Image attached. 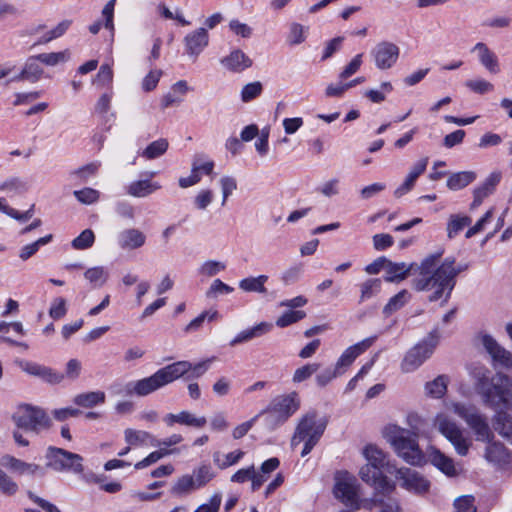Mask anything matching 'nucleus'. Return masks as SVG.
I'll use <instances>...</instances> for the list:
<instances>
[{
	"label": "nucleus",
	"instance_id": "40",
	"mask_svg": "<svg viewBox=\"0 0 512 512\" xmlns=\"http://www.w3.org/2000/svg\"><path fill=\"white\" fill-rule=\"evenodd\" d=\"M84 277L87 279L94 287H102L106 281L108 280L109 274L102 266H96L87 269L84 272Z\"/></svg>",
	"mask_w": 512,
	"mask_h": 512
},
{
	"label": "nucleus",
	"instance_id": "36",
	"mask_svg": "<svg viewBox=\"0 0 512 512\" xmlns=\"http://www.w3.org/2000/svg\"><path fill=\"white\" fill-rule=\"evenodd\" d=\"M449 378L446 375H439L433 381L427 382L425 390L427 395L433 398H441L447 391Z\"/></svg>",
	"mask_w": 512,
	"mask_h": 512
},
{
	"label": "nucleus",
	"instance_id": "37",
	"mask_svg": "<svg viewBox=\"0 0 512 512\" xmlns=\"http://www.w3.org/2000/svg\"><path fill=\"white\" fill-rule=\"evenodd\" d=\"M169 147V142L165 138H160L151 142L142 152V157L147 160L159 158L166 153Z\"/></svg>",
	"mask_w": 512,
	"mask_h": 512
},
{
	"label": "nucleus",
	"instance_id": "2",
	"mask_svg": "<svg viewBox=\"0 0 512 512\" xmlns=\"http://www.w3.org/2000/svg\"><path fill=\"white\" fill-rule=\"evenodd\" d=\"M363 455L367 463L359 471L361 480L374 489L395 490V484L385 474H393L398 469L387 460V455L373 444L365 446Z\"/></svg>",
	"mask_w": 512,
	"mask_h": 512
},
{
	"label": "nucleus",
	"instance_id": "12",
	"mask_svg": "<svg viewBox=\"0 0 512 512\" xmlns=\"http://www.w3.org/2000/svg\"><path fill=\"white\" fill-rule=\"evenodd\" d=\"M443 253L444 250H439L435 253L427 255L422 259L420 264L416 263L413 274L418 272L419 276L412 280V288L415 291H432V293L437 291V286L433 284V281L428 283L427 288H421L418 284L423 280L429 279L436 273V269L438 267L436 265L439 259L442 257Z\"/></svg>",
	"mask_w": 512,
	"mask_h": 512
},
{
	"label": "nucleus",
	"instance_id": "57",
	"mask_svg": "<svg viewBox=\"0 0 512 512\" xmlns=\"http://www.w3.org/2000/svg\"><path fill=\"white\" fill-rule=\"evenodd\" d=\"M217 316V311H213L211 313L209 311H203L184 328V331L186 333L197 331L203 325L206 319L213 321Z\"/></svg>",
	"mask_w": 512,
	"mask_h": 512
},
{
	"label": "nucleus",
	"instance_id": "16",
	"mask_svg": "<svg viewBox=\"0 0 512 512\" xmlns=\"http://www.w3.org/2000/svg\"><path fill=\"white\" fill-rule=\"evenodd\" d=\"M333 493L346 506L359 509L360 505L355 479H337Z\"/></svg>",
	"mask_w": 512,
	"mask_h": 512
},
{
	"label": "nucleus",
	"instance_id": "15",
	"mask_svg": "<svg viewBox=\"0 0 512 512\" xmlns=\"http://www.w3.org/2000/svg\"><path fill=\"white\" fill-rule=\"evenodd\" d=\"M397 477L403 480L402 487L416 494H425L430 489V482L417 471L410 468H399Z\"/></svg>",
	"mask_w": 512,
	"mask_h": 512
},
{
	"label": "nucleus",
	"instance_id": "25",
	"mask_svg": "<svg viewBox=\"0 0 512 512\" xmlns=\"http://www.w3.org/2000/svg\"><path fill=\"white\" fill-rule=\"evenodd\" d=\"M164 422L167 426H173L175 423L182 425L201 428L206 425L207 420L205 417H195L188 411H181L178 414L169 413L164 417Z\"/></svg>",
	"mask_w": 512,
	"mask_h": 512
},
{
	"label": "nucleus",
	"instance_id": "21",
	"mask_svg": "<svg viewBox=\"0 0 512 512\" xmlns=\"http://www.w3.org/2000/svg\"><path fill=\"white\" fill-rule=\"evenodd\" d=\"M220 63L224 68L233 73H241L253 65L252 59L241 49H234L229 55L223 57Z\"/></svg>",
	"mask_w": 512,
	"mask_h": 512
},
{
	"label": "nucleus",
	"instance_id": "53",
	"mask_svg": "<svg viewBox=\"0 0 512 512\" xmlns=\"http://www.w3.org/2000/svg\"><path fill=\"white\" fill-rule=\"evenodd\" d=\"M244 456V452L241 450H236L233 452H230L225 455V460L220 461L219 459V453L216 452L213 455L214 463L218 466L220 469H226L229 466H232L240 461V459Z\"/></svg>",
	"mask_w": 512,
	"mask_h": 512
},
{
	"label": "nucleus",
	"instance_id": "54",
	"mask_svg": "<svg viewBox=\"0 0 512 512\" xmlns=\"http://www.w3.org/2000/svg\"><path fill=\"white\" fill-rule=\"evenodd\" d=\"M342 374L338 371V369L334 367H327L320 371L316 377L315 381L318 387L324 388L326 387L332 380L341 376Z\"/></svg>",
	"mask_w": 512,
	"mask_h": 512
},
{
	"label": "nucleus",
	"instance_id": "46",
	"mask_svg": "<svg viewBox=\"0 0 512 512\" xmlns=\"http://www.w3.org/2000/svg\"><path fill=\"white\" fill-rule=\"evenodd\" d=\"M197 488L193 476L184 475L180 477L171 488V494L183 495Z\"/></svg>",
	"mask_w": 512,
	"mask_h": 512
},
{
	"label": "nucleus",
	"instance_id": "26",
	"mask_svg": "<svg viewBox=\"0 0 512 512\" xmlns=\"http://www.w3.org/2000/svg\"><path fill=\"white\" fill-rule=\"evenodd\" d=\"M145 241L144 233L135 228L126 229L118 236V244L122 249H138L145 244Z\"/></svg>",
	"mask_w": 512,
	"mask_h": 512
},
{
	"label": "nucleus",
	"instance_id": "49",
	"mask_svg": "<svg viewBox=\"0 0 512 512\" xmlns=\"http://www.w3.org/2000/svg\"><path fill=\"white\" fill-rule=\"evenodd\" d=\"M306 317V313L302 310H288L284 312L277 320L276 325L280 328L287 327Z\"/></svg>",
	"mask_w": 512,
	"mask_h": 512
},
{
	"label": "nucleus",
	"instance_id": "4",
	"mask_svg": "<svg viewBox=\"0 0 512 512\" xmlns=\"http://www.w3.org/2000/svg\"><path fill=\"white\" fill-rule=\"evenodd\" d=\"M383 435L396 454L406 463L413 466L426 463L425 455L418 444L417 434L397 425H388L384 428Z\"/></svg>",
	"mask_w": 512,
	"mask_h": 512
},
{
	"label": "nucleus",
	"instance_id": "18",
	"mask_svg": "<svg viewBox=\"0 0 512 512\" xmlns=\"http://www.w3.org/2000/svg\"><path fill=\"white\" fill-rule=\"evenodd\" d=\"M0 464L8 469L10 472L17 475H35L40 474L41 476L45 475V470L38 464L28 463L21 459H18L10 454H5L0 459Z\"/></svg>",
	"mask_w": 512,
	"mask_h": 512
},
{
	"label": "nucleus",
	"instance_id": "13",
	"mask_svg": "<svg viewBox=\"0 0 512 512\" xmlns=\"http://www.w3.org/2000/svg\"><path fill=\"white\" fill-rule=\"evenodd\" d=\"M15 364L28 375L37 377L51 385L61 383L65 377L63 373L33 361L16 359Z\"/></svg>",
	"mask_w": 512,
	"mask_h": 512
},
{
	"label": "nucleus",
	"instance_id": "41",
	"mask_svg": "<svg viewBox=\"0 0 512 512\" xmlns=\"http://www.w3.org/2000/svg\"><path fill=\"white\" fill-rule=\"evenodd\" d=\"M36 58L39 59L40 63L46 66H56L59 63H64L68 61L70 58V53L69 50L51 53H41L36 55Z\"/></svg>",
	"mask_w": 512,
	"mask_h": 512
},
{
	"label": "nucleus",
	"instance_id": "20",
	"mask_svg": "<svg viewBox=\"0 0 512 512\" xmlns=\"http://www.w3.org/2000/svg\"><path fill=\"white\" fill-rule=\"evenodd\" d=\"M481 341L493 361L498 362L505 367H512V354L500 346L491 335L483 334L481 336Z\"/></svg>",
	"mask_w": 512,
	"mask_h": 512
},
{
	"label": "nucleus",
	"instance_id": "22",
	"mask_svg": "<svg viewBox=\"0 0 512 512\" xmlns=\"http://www.w3.org/2000/svg\"><path fill=\"white\" fill-rule=\"evenodd\" d=\"M184 42L187 54L197 58L209 43L208 32L205 28H198L187 34L184 38Z\"/></svg>",
	"mask_w": 512,
	"mask_h": 512
},
{
	"label": "nucleus",
	"instance_id": "31",
	"mask_svg": "<svg viewBox=\"0 0 512 512\" xmlns=\"http://www.w3.org/2000/svg\"><path fill=\"white\" fill-rule=\"evenodd\" d=\"M161 186L157 182L150 180H138L130 183L127 187V193L133 197H146L160 189Z\"/></svg>",
	"mask_w": 512,
	"mask_h": 512
},
{
	"label": "nucleus",
	"instance_id": "55",
	"mask_svg": "<svg viewBox=\"0 0 512 512\" xmlns=\"http://www.w3.org/2000/svg\"><path fill=\"white\" fill-rule=\"evenodd\" d=\"M226 265L216 260L205 261L198 269V273L203 276L213 277L225 270Z\"/></svg>",
	"mask_w": 512,
	"mask_h": 512
},
{
	"label": "nucleus",
	"instance_id": "62",
	"mask_svg": "<svg viewBox=\"0 0 512 512\" xmlns=\"http://www.w3.org/2000/svg\"><path fill=\"white\" fill-rule=\"evenodd\" d=\"M234 291V288L225 284L220 279H215L209 289L206 291L207 298H214L218 294H229Z\"/></svg>",
	"mask_w": 512,
	"mask_h": 512
},
{
	"label": "nucleus",
	"instance_id": "3",
	"mask_svg": "<svg viewBox=\"0 0 512 512\" xmlns=\"http://www.w3.org/2000/svg\"><path fill=\"white\" fill-rule=\"evenodd\" d=\"M469 268V264H459L455 266L454 257H446L444 261L437 267L436 273L427 280H423L418 285L421 288H427L428 283L432 282L437 286V291L431 293L428 296L430 302L441 301V306L445 305L452 294V291L456 285L457 276L466 271Z\"/></svg>",
	"mask_w": 512,
	"mask_h": 512
},
{
	"label": "nucleus",
	"instance_id": "34",
	"mask_svg": "<svg viewBox=\"0 0 512 512\" xmlns=\"http://www.w3.org/2000/svg\"><path fill=\"white\" fill-rule=\"evenodd\" d=\"M105 398L106 395L103 391H91L76 395L73 402L83 408H92L96 405L103 404Z\"/></svg>",
	"mask_w": 512,
	"mask_h": 512
},
{
	"label": "nucleus",
	"instance_id": "43",
	"mask_svg": "<svg viewBox=\"0 0 512 512\" xmlns=\"http://www.w3.org/2000/svg\"><path fill=\"white\" fill-rule=\"evenodd\" d=\"M53 235L48 234L44 237L39 238L33 243L27 244L23 246L20 250L19 257L23 261L28 260L31 258L36 252L39 250L41 246H44L52 241Z\"/></svg>",
	"mask_w": 512,
	"mask_h": 512
},
{
	"label": "nucleus",
	"instance_id": "17",
	"mask_svg": "<svg viewBox=\"0 0 512 512\" xmlns=\"http://www.w3.org/2000/svg\"><path fill=\"white\" fill-rule=\"evenodd\" d=\"M393 491L374 489L373 496L366 501L365 507L377 508L379 512H401L398 500L391 496Z\"/></svg>",
	"mask_w": 512,
	"mask_h": 512
},
{
	"label": "nucleus",
	"instance_id": "33",
	"mask_svg": "<svg viewBox=\"0 0 512 512\" xmlns=\"http://www.w3.org/2000/svg\"><path fill=\"white\" fill-rule=\"evenodd\" d=\"M475 179L476 173L473 171L452 173L447 179V187L453 191L461 190L471 184Z\"/></svg>",
	"mask_w": 512,
	"mask_h": 512
},
{
	"label": "nucleus",
	"instance_id": "42",
	"mask_svg": "<svg viewBox=\"0 0 512 512\" xmlns=\"http://www.w3.org/2000/svg\"><path fill=\"white\" fill-rule=\"evenodd\" d=\"M382 281L379 278L368 279L361 284L360 303L380 293Z\"/></svg>",
	"mask_w": 512,
	"mask_h": 512
},
{
	"label": "nucleus",
	"instance_id": "10",
	"mask_svg": "<svg viewBox=\"0 0 512 512\" xmlns=\"http://www.w3.org/2000/svg\"><path fill=\"white\" fill-rule=\"evenodd\" d=\"M454 411L473 430L478 441L490 442L494 439L486 417L475 406L457 403L454 406Z\"/></svg>",
	"mask_w": 512,
	"mask_h": 512
},
{
	"label": "nucleus",
	"instance_id": "35",
	"mask_svg": "<svg viewBox=\"0 0 512 512\" xmlns=\"http://www.w3.org/2000/svg\"><path fill=\"white\" fill-rule=\"evenodd\" d=\"M268 281L267 275H259L258 277H247L239 282V288L245 292L266 293L265 283Z\"/></svg>",
	"mask_w": 512,
	"mask_h": 512
},
{
	"label": "nucleus",
	"instance_id": "5",
	"mask_svg": "<svg viewBox=\"0 0 512 512\" xmlns=\"http://www.w3.org/2000/svg\"><path fill=\"white\" fill-rule=\"evenodd\" d=\"M328 425L327 417H318L316 411H309L299 420L291 438V446L295 448L304 443L301 456H307L318 444Z\"/></svg>",
	"mask_w": 512,
	"mask_h": 512
},
{
	"label": "nucleus",
	"instance_id": "6",
	"mask_svg": "<svg viewBox=\"0 0 512 512\" xmlns=\"http://www.w3.org/2000/svg\"><path fill=\"white\" fill-rule=\"evenodd\" d=\"M300 400L296 392L274 397L267 407L258 413L263 418V425L268 432L282 426L298 409Z\"/></svg>",
	"mask_w": 512,
	"mask_h": 512
},
{
	"label": "nucleus",
	"instance_id": "60",
	"mask_svg": "<svg viewBox=\"0 0 512 512\" xmlns=\"http://www.w3.org/2000/svg\"><path fill=\"white\" fill-rule=\"evenodd\" d=\"M474 497L472 495H463L455 499V512H476L474 505Z\"/></svg>",
	"mask_w": 512,
	"mask_h": 512
},
{
	"label": "nucleus",
	"instance_id": "52",
	"mask_svg": "<svg viewBox=\"0 0 512 512\" xmlns=\"http://www.w3.org/2000/svg\"><path fill=\"white\" fill-rule=\"evenodd\" d=\"M320 368L319 363H308L302 367H299L295 370L293 374V382L301 383L307 379H309L315 372H317Z\"/></svg>",
	"mask_w": 512,
	"mask_h": 512
},
{
	"label": "nucleus",
	"instance_id": "11",
	"mask_svg": "<svg viewBox=\"0 0 512 512\" xmlns=\"http://www.w3.org/2000/svg\"><path fill=\"white\" fill-rule=\"evenodd\" d=\"M428 338L429 342L423 341L422 343H418L406 353L401 364L403 372L408 373L416 370L432 355L440 338L438 328H434L429 333Z\"/></svg>",
	"mask_w": 512,
	"mask_h": 512
},
{
	"label": "nucleus",
	"instance_id": "38",
	"mask_svg": "<svg viewBox=\"0 0 512 512\" xmlns=\"http://www.w3.org/2000/svg\"><path fill=\"white\" fill-rule=\"evenodd\" d=\"M501 180L500 172L491 173L485 181L473 190V194H478L483 198L488 197L492 194Z\"/></svg>",
	"mask_w": 512,
	"mask_h": 512
},
{
	"label": "nucleus",
	"instance_id": "32",
	"mask_svg": "<svg viewBox=\"0 0 512 512\" xmlns=\"http://www.w3.org/2000/svg\"><path fill=\"white\" fill-rule=\"evenodd\" d=\"M124 438L126 443L131 446L145 445L148 442L152 446H156V438L146 431L127 428L124 431Z\"/></svg>",
	"mask_w": 512,
	"mask_h": 512
},
{
	"label": "nucleus",
	"instance_id": "14",
	"mask_svg": "<svg viewBox=\"0 0 512 512\" xmlns=\"http://www.w3.org/2000/svg\"><path fill=\"white\" fill-rule=\"evenodd\" d=\"M375 65L380 70H387L394 66L400 54L399 47L388 41L379 42L371 51Z\"/></svg>",
	"mask_w": 512,
	"mask_h": 512
},
{
	"label": "nucleus",
	"instance_id": "58",
	"mask_svg": "<svg viewBox=\"0 0 512 512\" xmlns=\"http://www.w3.org/2000/svg\"><path fill=\"white\" fill-rule=\"evenodd\" d=\"M67 313V304L66 300L63 297H57L53 299L50 309H49V316L54 319L58 320L63 318Z\"/></svg>",
	"mask_w": 512,
	"mask_h": 512
},
{
	"label": "nucleus",
	"instance_id": "19",
	"mask_svg": "<svg viewBox=\"0 0 512 512\" xmlns=\"http://www.w3.org/2000/svg\"><path fill=\"white\" fill-rule=\"evenodd\" d=\"M213 360H214V358H208V359L202 360L195 364H193L189 361H177V362H174L169 365L171 367H173V366L179 367L177 370L179 372L177 379L186 375V379L189 380V379L199 378L202 375H204L210 368V365Z\"/></svg>",
	"mask_w": 512,
	"mask_h": 512
},
{
	"label": "nucleus",
	"instance_id": "61",
	"mask_svg": "<svg viewBox=\"0 0 512 512\" xmlns=\"http://www.w3.org/2000/svg\"><path fill=\"white\" fill-rule=\"evenodd\" d=\"M447 440L454 446L456 452L459 455L465 456L468 453L470 444L463 437L461 430L458 431L456 434L452 435L451 437H448Z\"/></svg>",
	"mask_w": 512,
	"mask_h": 512
},
{
	"label": "nucleus",
	"instance_id": "63",
	"mask_svg": "<svg viewBox=\"0 0 512 512\" xmlns=\"http://www.w3.org/2000/svg\"><path fill=\"white\" fill-rule=\"evenodd\" d=\"M305 39L304 26L299 23H292L287 37L288 43L290 45H298L304 42Z\"/></svg>",
	"mask_w": 512,
	"mask_h": 512
},
{
	"label": "nucleus",
	"instance_id": "56",
	"mask_svg": "<svg viewBox=\"0 0 512 512\" xmlns=\"http://www.w3.org/2000/svg\"><path fill=\"white\" fill-rule=\"evenodd\" d=\"M18 490V484L6 472L0 469V492L7 496H13Z\"/></svg>",
	"mask_w": 512,
	"mask_h": 512
},
{
	"label": "nucleus",
	"instance_id": "27",
	"mask_svg": "<svg viewBox=\"0 0 512 512\" xmlns=\"http://www.w3.org/2000/svg\"><path fill=\"white\" fill-rule=\"evenodd\" d=\"M273 325L267 322H261L252 328L239 332L230 342L229 345L234 347L236 345L248 342L254 338L261 337L272 329Z\"/></svg>",
	"mask_w": 512,
	"mask_h": 512
},
{
	"label": "nucleus",
	"instance_id": "47",
	"mask_svg": "<svg viewBox=\"0 0 512 512\" xmlns=\"http://www.w3.org/2000/svg\"><path fill=\"white\" fill-rule=\"evenodd\" d=\"M73 195L80 203L85 205L96 203L100 198V192L90 187L75 190Z\"/></svg>",
	"mask_w": 512,
	"mask_h": 512
},
{
	"label": "nucleus",
	"instance_id": "7",
	"mask_svg": "<svg viewBox=\"0 0 512 512\" xmlns=\"http://www.w3.org/2000/svg\"><path fill=\"white\" fill-rule=\"evenodd\" d=\"M12 420L19 429L39 434L43 429H49L52 421L46 411L30 404H22L12 415Z\"/></svg>",
	"mask_w": 512,
	"mask_h": 512
},
{
	"label": "nucleus",
	"instance_id": "30",
	"mask_svg": "<svg viewBox=\"0 0 512 512\" xmlns=\"http://www.w3.org/2000/svg\"><path fill=\"white\" fill-rule=\"evenodd\" d=\"M473 50L479 51V61L490 73L497 74L500 71L497 56L485 43H477Z\"/></svg>",
	"mask_w": 512,
	"mask_h": 512
},
{
	"label": "nucleus",
	"instance_id": "44",
	"mask_svg": "<svg viewBox=\"0 0 512 512\" xmlns=\"http://www.w3.org/2000/svg\"><path fill=\"white\" fill-rule=\"evenodd\" d=\"M471 223V218L468 216L452 215L447 225V234L450 239L462 231L466 226Z\"/></svg>",
	"mask_w": 512,
	"mask_h": 512
},
{
	"label": "nucleus",
	"instance_id": "9",
	"mask_svg": "<svg viewBox=\"0 0 512 512\" xmlns=\"http://www.w3.org/2000/svg\"><path fill=\"white\" fill-rule=\"evenodd\" d=\"M45 458L47 460L46 467L56 472L70 471L80 474L84 471L83 457L65 449L49 446Z\"/></svg>",
	"mask_w": 512,
	"mask_h": 512
},
{
	"label": "nucleus",
	"instance_id": "64",
	"mask_svg": "<svg viewBox=\"0 0 512 512\" xmlns=\"http://www.w3.org/2000/svg\"><path fill=\"white\" fill-rule=\"evenodd\" d=\"M100 166V162H91L74 170L72 174L79 177L82 181H87L89 177L94 176L98 172Z\"/></svg>",
	"mask_w": 512,
	"mask_h": 512
},
{
	"label": "nucleus",
	"instance_id": "23",
	"mask_svg": "<svg viewBox=\"0 0 512 512\" xmlns=\"http://www.w3.org/2000/svg\"><path fill=\"white\" fill-rule=\"evenodd\" d=\"M415 266V262L406 264L405 262L396 263L389 260L386 267V275L384 276V280L386 282H400L404 280L408 275L413 274Z\"/></svg>",
	"mask_w": 512,
	"mask_h": 512
},
{
	"label": "nucleus",
	"instance_id": "51",
	"mask_svg": "<svg viewBox=\"0 0 512 512\" xmlns=\"http://www.w3.org/2000/svg\"><path fill=\"white\" fill-rule=\"evenodd\" d=\"M358 353L353 349L352 346L348 347L337 360L335 367L341 374H344L349 366L358 357Z\"/></svg>",
	"mask_w": 512,
	"mask_h": 512
},
{
	"label": "nucleus",
	"instance_id": "28",
	"mask_svg": "<svg viewBox=\"0 0 512 512\" xmlns=\"http://www.w3.org/2000/svg\"><path fill=\"white\" fill-rule=\"evenodd\" d=\"M39 62L40 61L36 58V55L28 57L23 69L14 77V80H27L31 83L37 82L44 72Z\"/></svg>",
	"mask_w": 512,
	"mask_h": 512
},
{
	"label": "nucleus",
	"instance_id": "50",
	"mask_svg": "<svg viewBox=\"0 0 512 512\" xmlns=\"http://www.w3.org/2000/svg\"><path fill=\"white\" fill-rule=\"evenodd\" d=\"M436 422L440 433L446 439L461 430L454 421L443 415L438 416Z\"/></svg>",
	"mask_w": 512,
	"mask_h": 512
},
{
	"label": "nucleus",
	"instance_id": "29",
	"mask_svg": "<svg viewBox=\"0 0 512 512\" xmlns=\"http://www.w3.org/2000/svg\"><path fill=\"white\" fill-rule=\"evenodd\" d=\"M485 458L495 464H507L510 461V453L501 442L490 440L487 442Z\"/></svg>",
	"mask_w": 512,
	"mask_h": 512
},
{
	"label": "nucleus",
	"instance_id": "39",
	"mask_svg": "<svg viewBox=\"0 0 512 512\" xmlns=\"http://www.w3.org/2000/svg\"><path fill=\"white\" fill-rule=\"evenodd\" d=\"M409 298V293L407 290L403 289L398 292L396 295L391 297L388 303L383 308V314L388 317L392 315L394 312L401 309Z\"/></svg>",
	"mask_w": 512,
	"mask_h": 512
},
{
	"label": "nucleus",
	"instance_id": "48",
	"mask_svg": "<svg viewBox=\"0 0 512 512\" xmlns=\"http://www.w3.org/2000/svg\"><path fill=\"white\" fill-rule=\"evenodd\" d=\"M263 91V85L259 81L251 82L243 86L241 90V100L244 103H248L258 96L261 95Z\"/></svg>",
	"mask_w": 512,
	"mask_h": 512
},
{
	"label": "nucleus",
	"instance_id": "8",
	"mask_svg": "<svg viewBox=\"0 0 512 512\" xmlns=\"http://www.w3.org/2000/svg\"><path fill=\"white\" fill-rule=\"evenodd\" d=\"M179 367H171L170 365H166L165 367L160 368L154 374L149 377L140 379L130 385H133L132 389H128L129 393H134L137 396H147L158 389L174 382L177 380V376Z\"/></svg>",
	"mask_w": 512,
	"mask_h": 512
},
{
	"label": "nucleus",
	"instance_id": "1",
	"mask_svg": "<svg viewBox=\"0 0 512 512\" xmlns=\"http://www.w3.org/2000/svg\"><path fill=\"white\" fill-rule=\"evenodd\" d=\"M473 387L483 404L493 410L494 430L512 444V379L504 373L491 371L483 364L472 363L468 366Z\"/></svg>",
	"mask_w": 512,
	"mask_h": 512
},
{
	"label": "nucleus",
	"instance_id": "59",
	"mask_svg": "<svg viewBox=\"0 0 512 512\" xmlns=\"http://www.w3.org/2000/svg\"><path fill=\"white\" fill-rule=\"evenodd\" d=\"M194 473H195L194 481H195L197 488L205 486L215 476L211 467L208 465H202Z\"/></svg>",
	"mask_w": 512,
	"mask_h": 512
},
{
	"label": "nucleus",
	"instance_id": "24",
	"mask_svg": "<svg viewBox=\"0 0 512 512\" xmlns=\"http://www.w3.org/2000/svg\"><path fill=\"white\" fill-rule=\"evenodd\" d=\"M430 463L447 476H455L456 469L453 460L442 453L439 449L431 447L429 450Z\"/></svg>",
	"mask_w": 512,
	"mask_h": 512
},
{
	"label": "nucleus",
	"instance_id": "45",
	"mask_svg": "<svg viewBox=\"0 0 512 512\" xmlns=\"http://www.w3.org/2000/svg\"><path fill=\"white\" fill-rule=\"evenodd\" d=\"M94 242V232L91 229H85L72 240L71 245L76 250H85L92 247Z\"/></svg>",
	"mask_w": 512,
	"mask_h": 512
}]
</instances>
